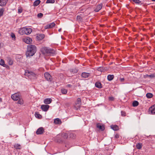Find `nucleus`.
I'll list each match as a JSON object with an SVG mask.
<instances>
[{
	"instance_id": "obj_22",
	"label": "nucleus",
	"mask_w": 155,
	"mask_h": 155,
	"mask_svg": "<svg viewBox=\"0 0 155 155\" xmlns=\"http://www.w3.org/2000/svg\"><path fill=\"white\" fill-rule=\"evenodd\" d=\"M96 126L97 128L102 130H103L104 129V127L103 126L101 125L100 124H97Z\"/></svg>"
},
{
	"instance_id": "obj_6",
	"label": "nucleus",
	"mask_w": 155,
	"mask_h": 155,
	"mask_svg": "<svg viewBox=\"0 0 155 155\" xmlns=\"http://www.w3.org/2000/svg\"><path fill=\"white\" fill-rule=\"evenodd\" d=\"M22 40L25 43L28 44L31 43L32 42V39L28 37L23 38Z\"/></svg>"
},
{
	"instance_id": "obj_48",
	"label": "nucleus",
	"mask_w": 155,
	"mask_h": 155,
	"mask_svg": "<svg viewBox=\"0 0 155 155\" xmlns=\"http://www.w3.org/2000/svg\"><path fill=\"white\" fill-rule=\"evenodd\" d=\"M115 137L116 138H118L119 137V136L118 135H115Z\"/></svg>"
},
{
	"instance_id": "obj_8",
	"label": "nucleus",
	"mask_w": 155,
	"mask_h": 155,
	"mask_svg": "<svg viewBox=\"0 0 155 155\" xmlns=\"http://www.w3.org/2000/svg\"><path fill=\"white\" fill-rule=\"evenodd\" d=\"M49 107V106L48 105H42L41 106V108L43 111L46 112L48 110Z\"/></svg>"
},
{
	"instance_id": "obj_26",
	"label": "nucleus",
	"mask_w": 155,
	"mask_h": 155,
	"mask_svg": "<svg viewBox=\"0 0 155 155\" xmlns=\"http://www.w3.org/2000/svg\"><path fill=\"white\" fill-rule=\"evenodd\" d=\"M41 1L40 0H36L33 3V5L35 6H37L40 3Z\"/></svg>"
},
{
	"instance_id": "obj_51",
	"label": "nucleus",
	"mask_w": 155,
	"mask_h": 155,
	"mask_svg": "<svg viewBox=\"0 0 155 155\" xmlns=\"http://www.w3.org/2000/svg\"><path fill=\"white\" fill-rule=\"evenodd\" d=\"M71 134L73 135V134Z\"/></svg>"
},
{
	"instance_id": "obj_12",
	"label": "nucleus",
	"mask_w": 155,
	"mask_h": 155,
	"mask_svg": "<svg viewBox=\"0 0 155 155\" xmlns=\"http://www.w3.org/2000/svg\"><path fill=\"white\" fill-rule=\"evenodd\" d=\"M47 54L50 55H53L55 53V50L52 48H48Z\"/></svg>"
},
{
	"instance_id": "obj_36",
	"label": "nucleus",
	"mask_w": 155,
	"mask_h": 155,
	"mask_svg": "<svg viewBox=\"0 0 155 155\" xmlns=\"http://www.w3.org/2000/svg\"><path fill=\"white\" fill-rule=\"evenodd\" d=\"M35 116L36 117L38 118H40L42 116L40 114L36 113L35 114Z\"/></svg>"
},
{
	"instance_id": "obj_1",
	"label": "nucleus",
	"mask_w": 155,
	"mask_h": 155,
	"mask_svg": "<svg viewBox=\"0 0 155 155\" xmlns=\"http://www.w3.org/2000/svg\"><path fill=\"white\" fill-rule=\"evenodd\" d=\"M26 54L27 57L33 56L36 51V46L33 45H30L28 46Z\"/></svg>"
},
{
	"instance_id": "obj_2",
	"label": "nucleus",
	"mask_w": 155,
	"mask_h": 155,
	"mask_svg": "<svg viewBox=\"0 0 155 155\" xmlns=\"http://www.w3.org/2000/svg\"><path fill=\"white\" fill-rule=\"evenodd\" d=\"M32 32V29L30 28H23L19 30V33L21 35L25 33L28 35L31 34Z\"/></svg>"
},
{
	"instance_id": "obj_25",
	"label": "nucleus",
	"mask_w": 155,
	"mask_h": 155,
	"mask_svg": "<svg viewBox=\"0 0 155 155\" xmlns=\"http://www.w3.org/2000/svg\"><path fill=\"white\" fill-rule=\"evenodd\" d=\"M78 71V70L75 68L71 69L69 70V72L71 73H72L73 74L77 73Z\"/></svg>"
},
{
	"instance_id": "obj_30",
	"label": "nucleus",
	"mask_w": 155,
	"mask_h": 155,
	"mask_svg": "<svg viewBox=\"0 0 155 155\" xmlns=\"http://www.w3.org/2000/svg\"><path fill=\"white\" fill-rule=\"evenodd\" d=\"M0 65L3 66V67H5L6 65L5 64V62L2 59L0 61Z\"/></svg>"
},
{
	"instance_id": "obj_7",
	"label": "nucleus",
	"mask_w": 155,
	"mask_h": 155,
	"mask_svg": "<svg viewBox=\"0 0 155 155\" xmlns=\"http://www.w3.org/2000/svg\"><path fill=\"white\" fill-rule=\"evenodd\" d=\"M44 76L47 81H52L51 76L48 73H45L44 74Z\"/></svg>"
},
{
	"instance_id": "obj_47",
	"label": "nucleus",
	"mask_w": 155,
	"mask_h": 155,
	"mask_svg": "<svg viewBox=\"0 0 155 155\" xmlns=\"http://www.w3.org/2000/svg\"><path fill=\"white\" fill-rule=\"evenodd\" d=\"M124 78H120V81H124Z\"/></svg>"
},
{
	"instance_id": "obj_9",
	"label": "nucleus",
	"mask_w": 155,
	"mask_h": 155,
	"mask_svg": "<svg viewBox=\"0 0 155 155\" xmlns=\"http://www.w3.org/2000/svg\"><path fill=\"white\" fill-rule=\"evenodd\" d=\"M55 25V23L54 22H53L51 23L48 24L46 25L45 26V29L51 28L54 27Z\"/></svg>"
},
{
	"instance_id": "obj_13",
	"label": "nucleus",
	"mask_w": 155,
	"mask_h": 155,
	"mask_svg": "<svg viewBox=\"0 0 155 155\" xmlns=\"http://www.w3.org/2000/svg\"><path fill=\"white\" fill-rule=\"evenodd\" d=\"M44 132V129L42 127H40L39 128L36 132L37 134H41L43 133Z\"/></svg>"
},
{
	"instance_id": "obj_18",
	"label": "nucleus",
	"mask_w": 155,
	"mask_h": 155,
	"mask_svg": "<svg viewBox=\"0 0 155 155\" xmlns=\"http://www.w3.org/2000/svg\"><path fill=\"white\" fill-rule=\"evenodd\" d=\"M45 36L44 34H39L37 36V39L38 40H41L45 38Z\"/></svg>"
},
{
	"instance_id": "obj_38",
	"label": "nucleus",
	"mask_w": 155,
	"mask_h": 155,
	"mask_svg": "<svg viewBox=\"0 0 155 155\" xmlns=\"http://www.w3.org/2000/svg\"><path fill=\"white\" fill-rule=\"evenodd\" d=\"M4 11V9L3 8H2L0 9V16H1L2 15Z\"/></svg>"
},
{
	"instance_id": "obj_33",
	"label": "nucleus",
	"mask_w": 155,
	"mask_h": 155,
	"mask_svg": "<svg viewBox=\"0 0 155 155\" xmlns=\"http://www.w3.org/2000/svg\"><path fill=\"white\" fill-rule=\"evenodd\" d=\"M136 147L137 149H140L142 147V144L140 143H138L136 145Z\"/></svg>"
},
{
	"instance_id": "obj_19",
	"label": "nucleus",
	"mask_w": 155,
	"mask_h": 155,
	"mask_svg": "<svg viewBox=\"0 0 155 155\" xmlns=\"http://www.w3.org/2000/svg\"><path fill=\"white\" fill-rule=\"evenodd\" d=\"M54 123L55 124H60L61 123V122L60 119L58 118H57L54 119Z\"/></svg>"
},
{
	"instance_id": "obj_42",
	"label": "nucleus",
	"mask_w": 155,
	"mask_h": 155,
	"mask_svg": "<svg viewBox=\"0 0 155 155\" xmlns=\"http://www.w3.org/2000/svg\"><path fill=\"white\" fill-rule=\"evenodd\" d=\"M11 36L12 37V38H14V39H15V35L14 33H12L11 34Z\"/></svg>"
},
{
	"instance_id": "obj_16",
	"label": "nucleus",
	"mask_w": 155,
	"mask_h": 155,
	"mask_svg": "<svg viewBox=\"0 0 155 155\" xmlns=\"http://www.w3.org/2000/svg\"><path fill=\"white\" fill-rule=\"evenodd\" d=\"M52 101V99L51 98H47L44 99V102L45 104H50Z\"/></svg>"
},
{
	"instance_id": "obj_44",
	"label": "nucleus",
	"mask_w": 155,
	"mask_h": 155,
	"mask_svg": "<svg viewBox=\"0 0 155 155\" xmlns=\"http://www.w3.org/2000/svg\"><path fill=\"white\" fill-rule=\"evenodd\" d=\"M114 99V98L113 97H109V99L111 101H113Z\"/></svg>"
},
{
	"instance_id": "obj_10",
	"label": "nucleus",
	"mask_w": 155,
	"mask_h": 155,
	"mask_svg": "<svg viewBox=\"0 0 155 155\" xmlns=\"http://www.w3.org/2000/svg\"><path fill=\"white\" fill-rule=\"evenodd\" d=\"M97 70L98 71L101 72H104L107 70V68L105 67H100L97 68Z\"/></svg>"
},
{
	"instance_id": "obj_21",
	"label": "nucleus",
	"mask_w": 155,
	"mask_h": 155,
	"mask_svg": "<svg viewBox=\"0 0 155 155\" xmlns=\"http://www.w3.org/2000/svg\"><path fill=\"white\" fill-rule=\"evenodd\" d=\"M110 127L114 131H117L118 130V127L116 125H112Z\"/></svg>"
},
{
	"instance_id": "obj_45",
	"label": "nucleus",
	"mask_w": 155,
	"mask_h": 155,
	"mask_svg": "<svg viewBox=\"0 0 155 155\" xmlns=\"http://www.w3.org/2000/svg\"><path fill=\"white\" fill-rule=\"evenodd\" d=\"M72 86V85L71 84H68L66 85V87H70Z\"/></svg>"
},
{
	"instance_id": "obj_49",
	"label": "nucleus",
	"mask_w": 155,
	"mask_h": 155,
	"mask_svg": "<svg viewBox=\"0 0 155 155\" xmlns=\"http://www.w3.org/2000/svg\"><path fill=\"white\" fill-rule=\"evenodd\" d=\"M61 28H60L59 30H58V31L59 32H61Z\"/></svg>"
},
{
	"instance_id": "obj_46",
	"label": "nucleus",
	"mask_w": 155,
	"mask_h": 155,
	"mask_svg": "<svg viewBox=\"0 0 155 155\" xmlns=\"http://www.w3.org/2000/svg\"><path fill=\"white\" fill-rule=\"evenodd\" d=\"M81 16H78L77 17V19H80L81 18Z\"/></svg>"
},
{
	"instance_id": "obj_23",
	"label": "nucleus",
	"mask_w": 155,
	"mask_h": 155,
	"mask_svg": "<svg viewBox=\"0 0 155 155\" xmlns=\"http://www.w3.org/2000/svg\"><path fill=\"white\" fill-rule=\"evenodd\" d=\"M95 86L98 88H102L101 84L100 82H97L95 83Z\"/></svg>"
},
{
	"instance_id": "obj_32",
	"label": "nucleus",
	"mask_w": 155,
	"mask_h": 155,
	"mask_svg": "<svg viewBox=\"0 0 155 155\" xmlns=\"http://www.w3.org/2000/svg\"><path fill=\"white\" fill-rule=\"evenodd\" d=\"M61 93L64 94H66L68 92V91L67 89L64 88L61 89Z\"/></svg>"
},
{
	"instance_id": "obj_27",
	"label": "nucleus",
	"mask_w": 155,
	"mask_h": 155,
	"mask_svg": "<svg viewBox=\"0 0 155 155\" xmlns=\"http://www.w3.org/2000/svg\"><path fill=\"white\" fill-rule=\"evenodd\" d=\"M14 147L16 149H20L21 148V145L18 143L15 144Z\"/></svg>"
},
{
	"instance_id": "obj_31",
	"label": "nucleus",
	"mask_w": 155,
	"mask_h": 155,
	"mask_svg": "<svg viewBox=\"0 0 155 155\" xmlns=\"http://www.w3.org/2000/svg\"><path fill=\"white\" fill-rule=\"evenodd\" d=\"M146 96L148 98H150L152 97L153 94L151 93H147L146 94Z\"/></svg>"
},
{
	"instance_id": "obj_14",
	"label": "nucleus",
	"mask_w": 155,
	"mask_h": 155,
	"mask_svg": "<svg viewBox=\"0 0 155 155\" xmlns=\"http://www.w3.org/2000/svg\"><path fill=\"white\" fill-rule=\"evenodd\" d=\"M102 7V4L101 3L97 5L94 10V11L96 12H99L100 10Z\"/></svg>"
},
{
	"instance_id": "obj_35",
	"label": "nucleus",
	"mask_w": 155,
	"mask_h": 155,
	"mask_svg": "<svg viewBox=\"0 0 155 155\" xmlns=\"http://www.w3.org/2000/svg\"><path fill=\"white\" fill-rule=\"evenodd\" d=\"M130 1H132L137 4H139L141 3V1L139 0H130Z\"/></svg>"
},
{
	"instance_id": "obj_29",
	"label": "nucleus",
	"mask_w": 155,
	"mask_h": 155,
	"mask_svg": "<svg viewBox=\"0 0 155 155\" xmlns=\"http://www.w3.org/2000/svg\"><path fill=\"white\" fill-rule=\"evenodd\" d=\"M132 104H133V107H136L138 105L139 103H138V101H134L133 102Z\"/></svg>"
},
{
	"instance_id": "obj_5",
	"label": "nucleus",
	"mask_w": 155,
	"mask_h": 155,
	"mask_svg": "<svg viewBox=\"0 0 155 155\" xmlns=\"http://www.w3.org/2000/svg\"><path fill=\"white\" fill-rule=\"evenodd\" d=\"M81 104V98H78L77 99V103L74 107L77 110L80 108Z\"/></svg>"
},
{
	"instance_id": "obj_4",
	"label": "nucleus",
	"mask_w": 155,
	"mask_h": 155,
	"mask_svg": "<svg viewBox=\"0 0 155 155\" xmlns=\"http://www.w3.org/2000/svg\"><path fill=\"white\" fill-rule=\"evenodd\" d=\"M12 98L14 101H17L20 98V95L19 93H15L11 96Z\"/></svg>"
},
{
	"instance_id": "obj_28",
	"label": "nucleus",
	"mask_w": 155,
	"mask_h": 155,
	"mask_svg": "<svg viewBox=\"0 0 155 155\" xmlns=\"http://www.w3.org/2000/svg\"><path fill=\"white\" fill-rule=\"evenodd\" d=\"M17 102V103L18 104H20L22 105L24 104L23 100L21 98H19V100Z\"/></svg>"
},
{
	"instance_id": "obj_39",
	"label": "nucleus",
	"mask_w": 155,
	"mask_h": 155,
	"mask_svg": "<svg viewBox=\"0 0 155 155\" xmlns=\"http://www.w3.org/2000/svg\"><path fill=\"white\" fill-rule=\"evenodd\" d=\"M148 76L150 78H153L155 77V73L153 74L148 75Z\"/></svg>"
},
{
	"instance_id": "obj_20",
	"label": "nucleus",
	"mask_w": 155,
	"mask_h": 155,
	"mask_svg": "<svg viewBox=\"0 0 155 155\" xmlns=\"http://www.w3.org/2000/svg\"><path fill=\"white\" fill-rule=\"evenodd\" d=\"M149 110L151 111L152 114H155V104L151 107L149 108Z\"/></svg>"
},
{
	"instance_id": "obj_24",
	"label": "nucleus",
	"mask_w": 155,
	"mask_h": 155,
	"mask_svg": "<svg viewBox=\"0 0 155 155\" xmlns=\"http://www.w3.org/2000/svg\"><path fill=\"white\" fill-rule=\"evenodd\" d=\"M114 76L113 75L109 74L107 76V78L109 81L112 80L114 78Z\"/></svg>"
},
{
	"instance_id": "obj_40",
	"label": "nucleus",
	"mask_w": 155,
	"mask_h": 155,
	"mask_svg": "<svg viewBox=\"0 0 155 155\" xmlns=\"http://www.w3.org/2000/svg\"><path fill=\"white\" fill-rule=\"evenodd\" d=\"M38 17L39 18H41L43 16V14L41 13H39L38 14Z\"/></svg>"
},
{
	"instance_id": "obj_37",
	"label": "nucleus",
	"mask_w": 155,
	"mask_h": 155,
	"mask_svg": "<svg viewBox=\"0 0 155 155\" xmlns=\"http://www.w3.org/2000/svg\"><path fill=\"white\" fill-rule=\"evenodd\" d=\"M62 137L65 139H67L68 137V135L67 133H63L62 134Z\"/></svg>"
},
{
	"instance_id": "obj_11",
	"label": "nucleus",
	"mask_w": 155,
	"mask_h": 155,
	"mask_svg": "<svg viewBox=\"0 0 155 155\" xmlns=\"http://www.w3.org/2000/svg\"><path fill=\"white\" fill-rule=\"evenodd\" d=\"M48 48L46 47H42L41 49V51L43 54H47Z\"/></svg>"
},
{
	"instance_id": "obj_3",
	"label": "nucleus",
	"mask_w": 155,
	"mask_h": 155,
	"mask_svg": "<svg viewBox=\"0 0 155 155\" xmlns=\"http://www.w3.org/2000/svg\"><path fill=\"white\" fill-rule=\"evenodd\" d=\"M26 74L27 75L28 78L30 79H35L37 78L36 75L34 73L29 72L28 71L26 72Z\"/></svg>"
},
{
	"instance_id": "obj_43",
	"label": "nucleus",
	"mask_w": 155,
	"mask_h": 155,
	"mask_svg": "<svg viewBox=\"0 0 155 155\" xmlns=\"http://www.w3.org/2000/svg\"><path fill=\"white\" fill-rule=\"evenodd\" d=\"M121 113L122 116H125L126 115V113L125 112L122 111Z\"/></svg>"
},
{
	"instance_id": "obj_15",
	"label": "nucleus",
	"mask_w": 155,
	"mask_h": 155,
	"mask_svg": "<svg viewBox=\"0 0 155 155\" xmlns=\"http://www.w3.org/2000/svg\"><path fill=\"white\" fill-rule=\"evenodd\" d=\"M91 74L90 73L86 72H83L81 74V77L84 78H86L90 76Z\"/></svg>"
},
{
	"instance_id": "obj_50",
	"label": "nucleus",
	"mask_w": 155,
	"mask_h": 155,
	"mask_svg": "<svg viewBox=\"0 0 155 155\" xmlns=\"http://www.w3.org/2000/svg\"><path fill=\"white\" fill-rule=\"evenodd\" d=\"M2 101V98L0 97V102Z\"/></svg>"
},
{
	"instance_id": "obj_17",
	"label": "nucleus",
	"mask_w": 155,
	"mask_h": 155,
	"mask_svg": "<svg viewBox=\"0 0 155 155\" xmlns=\"http://www.w3.org/2000/svg\"><path fill=\"white\" fill-rule=\"evenodd\" d=\"M7 1L8 0H0V6H5Z\"/></svg>"
},
{
	"instance_id": "obj_34",
	"label": "nucleus",
	"mask_w": 155,
	"mask_h": 155,
	"mask_svg": "<svg viewBox=\"0 0 155 155\" xmlns=\"http://www.w3.org/2000/svg\"><path fill=\"white\" fill-rule=\"evenodd\" d=\"M55 2L54 0H47L46 2V3H54Z\"/></svg>"
},
{
	"instance_id": "obj_41",
	"label": "nucleus",
	"mask_w": 155,
	"mask_h": 155,
	"mask_svg": "<svg viewBox=\"0 0 155 155\" xmlns=\"http://www.w3.org/2000/svg\"><path fill=\"white\" fill-rule=\"evenodd\" d=\"M22 8H19L18 9V13H21L22 12Z\"/></svg>"
}]
</instances>
